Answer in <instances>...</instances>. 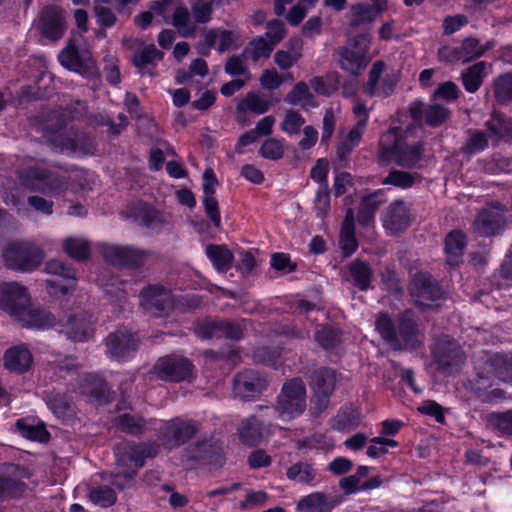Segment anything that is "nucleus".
Instances as JSON below:
<instances>
[{
	"instance_id": "1",
	"label": "nucleus",
	"mask_w": 512,
	"mask_h": 512,
	"mask_svg": "<svg viewBox=\"0 0 512 512\" xmlns=\"http://www.w3.org/2000/svg\"><path fill=\"white\" fill-rule=\"evenodd\" d=\"M423 152L422 143L408 145L401 137V128L393 127L381 135L377 156L381 165L394 163L410 169L421 160Z\"/></svg>"
},
{
	"instance_id": "2",
	"label": "nucleus",
	"mask_w": 512,
	"mask_h": 512,
	"mask_svg": "<svg viewBox=\"0 0 512 512\" xmlns=\"http://www.w3.org/2000/svg\"><path fill=\"white\" fill-rule=\"evenodd\" d=\"M306 408L307 389L302 378L293 377L285 380L274 405L278 417L290 421L302 415Z\"/></svg>"
},
{
	"instance_id": "3",
	"label": "nucleus",
	"mask_w": 512,
	"mask_h": 512,
	"mask_svg": "<svg viewBox=\"0 0 512 512\" xmlns=\"http://www.w3.org/2000/svg\"><path fill=\"white\" fill-rule=\"evenodd\" d=\"M369 43L368 34L357 35L345 45L337 47L333 52V58L345 73L359 76L370 62Z\"/></svg>"
},
{
	"instance_id": "4",
	"label": "nucleus",
	"mask_w": 512,
	"mask_h": 512,
	"mask_svg": "<svg viewBox=\"0 0 512 512\" xmlns=\"http://www.w3.org/2000/svg\"><path fill=\"white\" fill-rule=\"evenodd\" d=\"M159 445L155 442L136 443L124 440L114 448L115 469L126 472H135L137 475L147 458H154L158 455Z\"/></svg>"
},
{
	"instance_id": "5",
	"label": "nucleus",
	"mask_w": 512,
	"mask_h": 512,
	"mask_svg": "<svg viewBox=\"0 0 512 512\" xmlns=\"http://www.w3.org/2000/svg\"><path fill=\"white\" fill-rule=\"evenodd\" d=\"M20 182L27 189L49 196H60L69 187V180L65 175L41 167H30L22 171Z\"/></svg>"
},
{
	"instance_id": "6",
	"label": "nucleus",
	"mask_w": 512,
	"mask_h": 512,
	"mask_svg": "<svg viewBox=\"0 0 512 512\" xmlns=\"http://www.w3.org/2000/svg\"><path fill=\"white\" fill-rule=\"evenodd\" d=\"M100 251L107 263L124 268H141L146 263L159 259V254L155 251L130 245L104 244Z\"/></svg>"
},
{
	"instance_id": "7",
	"label": "nucleus",
	"mask_w": 512,
	"mask_h": 512,
	"mask_svg": "<svg viewBox=\"0 0 512 512\" xmlns=\"http://www.w3.org/2000/svg\"><path fill=\"white\" fill-rule=\"evenodd\" d=\"M432 355L437 369L445 375L458 372L466 359L460 344L448 335H443L436 340Z\"/></svg>"
},
{
	"instance_id": "8",
	"label": "nucleus",
	"mask_w": 512,
	"mask_h": 512,
	"mask_svg": "<svg viewBox=\"0 0 512 512\" xmlns=\"http://www.w3.org/2000/svg\"><path fill=\"white\" fill-rule=\"evenodd\" d=\"M3 258L8 268L26 272L37 268L43 256L39 248L29 243L17 242L4 249Z\"/></svg>"
},
{
	"instance_id": "9",
	"label": "nucleus",
	"mask_w": 512,
	"mask_h": 512,
	"mask_svg": "<svg viewBox=\"0 0 512 512\" xmlns=\"http://www.w3.org/2000/svg\"><path fill=\"white\" fill-rule=\"evenodd\" d=\"M198 430L196 422L174 418L160 426L157 431V439L164 448L173 449L189 441Z\"/></svg>"
},
{
	"instance_id": "10",
	"label": "nucleus",
	"mask_w": 512,
	"mask_h": 512,
	"mask_svg": "<svg viewBox=\"0 0 512 512\" xmlns=\"http://www.w3.org/2000/svg\"><path fill=\"white\" fill-rule=\"evenodd\" d=\"M192 362L183 356L171 354L159 358L153 366L155 376L166 382H181L193 375Z\"/></svg>"
},
{
	"instance_id": "11",
	"label": "nucleus",
	"mask_w": 512,
	"mask_h": 512,
	"mask_svg": "<svg viewBox=\"0 0 512 512\" xmlns=\"http://www.w3.org/2000/svg\"><path fill=\"white\" fill-rule=\"evenodd\" d=\"M496 379L512 384V355L495 354L485 362L477 376L478 390L491 387Z\"/></svg>"
},
{
	"instance_id": "12",
	"label": "nucleus",
	"mask_w": 512,
	"mask_h": 512,
	"mask_svg": "<svg viewBox=\"0 0 512 512\" xmlns=\"http://www.w3.org/2000/svg\"><path fill=\"white\" fill-rule=\"evenodd\" d=\"M505 212L506 207L500 202L486 205L477 214L473 222V231L482 237L500 233L506 225Z\"/></svg>"
},
{
	"instance_id": "13",
	"label": "nucleus",
	"mask_w": 512,
	"mask_h": 512,
	"mask_svg": "<svg viewBox=\"0 0 512 512\" xmlns=\"http://www.w3.org/2000/svg\"><path fill=\"white\" fill-rule=\"evenodd\" d=\"M140 307L150 316L167 314L174 305L172 293L162 285L144 287L140 294Z\"/></svg>"
},
{
	"instance_id": "14",
	"label": "nucleus",
	"mask_w": 512,
	"mask_h": 512,
	"mask_svg": "<svg viewBox=\"0 0 512 512\" xmlns=\"http://www.w3.org/2000/svg\"><path fill=\"white\" fill-rule=\"evenodd\" d=\"M60 63L70 71L77 72L86 77L97 75V67L89 50H78L72 40L58 55Z\"/></svg>"
},
{
	"instance_id": "15",
	"label": "nucleus",
	"mask_w": 512,
	"mask_h": 512,
	"mask_svg": "<svg viewBox=\"0 0 512 512\" xmlns=\"http://www.w3.org/2000/svg\"><path fill=\"white\" fill-rule=\"evenodd\" d=\"M268 387V380L264 373L245 369L238 372L233 379V391L242 400H250L260 395Z\"/></svg>"
},
{
	"instance_id": "16",
	"label": "nucleus",
	"mask_w": 512,
	"mask_h": 512,
	"mask_svg": "<svg viewBox=\"0 0 512 512\" xmlns=\"http://www.w3.org/2000/svg\"><path fill=\"white\" fill-rule=\"evenodd\" d=\"M66 28V17L60 7L51 5L42 9L36 25L42 37L56 42L64 36Z\"/></svg>"
},
{
	"instance_id": "17",
	"label": "nucleus",
	"mask_w": 512,
	"mask_h": 512,
	"mask_svg": "<svg viewBox=\"0 0 512 512\" xmlns=\"http://www.w3.org/2000/svg\"><path fill=\"white\" fill-rule=\"evenodd\" d=\"M50 144L62 153L92 155L95 152L94 140L86 133L78 131L55 134L51 137Z\"/></svg>"
},
{
	"instance_id": "18",
	"label": "nucleus",
	"mask_w": 512,
	"mask_h": 512,
	"mask_svg": "<svg viewBox=\"0 0 512 512\" xmlns=\"http://www.w3.org/2000/svg\"><path fill=\"white\" fill-rule=\"evenodd\" d=\"M397 334L400 347H393L394 351L415 350L423 343V334L420 332L415 320L414 312L405 310L397 318Z\"/></svg>"
},
{
	"instance_id": "19",
	"label": "nucleus",
	"mask_w": 512,
	"mask_h": 512,
	"mask_svg": "<svg viewBox=\"0 0 512 512\" xmlns=\"http://www.w3.org/2000/svg\"><path fill=\"white\" fill-rule=\"evenodd\" d=\"M30 304V298L25 286L17 282L0 284V308L15 319Z\"/></svg>"
},
{
	"instance_id": "20",
	"label": "nucleus",
	"mask_w": 512,
	"mask_h": 512,
	"mask_svg": "<svg viewBox=\"0 0 512 512\" xmlns=\"http://www.w3.org/2000/svg\"><path fill=\"white\" fill-rule=\"evenodd\" d=\"M409 293L413 297L419 299V304L422 306L432 307L425 305L421 302L423 300L436 301L444 298V291L439 283L428 273H416L409 284Z\"/></svg>"
},
{
	"instance_id": "21",
	"label": "nucleus",
	"mask_w": 512,
	"mask_h": 512,
	"mask_svg": "<svg viewBox=\"0 0 512 512\" xmlns=\"http://www.w3.org/2000/svg\"><path fill=\"white\" fill-rule=\"evenodd\" d=\"M138 343V338L124 327L110 333L105 340L107 352L117 360L124 359L135 352Z\"/></svg>"
},
{
	"instance_id": "22",
	"label": "nucleus",
	"mask_w": 512,
	"mask_h": 512,
	"mask_svg": "<svg viewBox=\"0 0 512 512\" xmlns=\"http://www.w3.org/2000/svg\"><path fill=\"white\" fill-rule=\"evenodd\" d=\"M61 332L73 342L89 341L95 332L91 315L81 312L69 317L62 325Z\"/></svg>"
},
{
	"instance_id": "23",
	"label": "nucleus",
	"mask_w": 512,
	"mask_h": 512,
	"mask_svg": "<svg viewBox=\"0 0 512 512\" xmlns=\"http://www.w3.org/2000/svg\"><path fill=\"white\" fill-rule=\"evenodd\" d=\"M412 218L410 210L402 200L392 202L383 215V225L393 235H397L407 229Z\"/></svg>"
},
{
	"instance_id": "24",
	"label": "nucleus",
	"mask_w": 512,
	"mask_h": 512,
	"mask_svg": "<svg viewBox=\"0 0 512 512\" xmlns=\"http://www.w3.org/2000/svg\"><path fill=\"white\" fill-rule=\"evenodd\" d=\"M197 333L205 339L225 337L231 340H239L243 336V330L239 324L225 320L203 322L198 326Z\"/></svg>"
},
{
	"instance_id": "25",
	"label": "nucleus",
	"mask_w": 512,
	"mask_h": 512,
	"mask_svg": "<svg viewBox=\"0 0 512 512\" xmlns=\"http://www.w3.org/2000/svg\"><path fill=\"white\" fill-rule=\"evenodd\" d=\"M409 114L414 122L420 123L424 117L427 125L436 127L446 122L450 116V110L439 104L424 106L414 102L409 108Z\"/></svg>"
},
{
	"instance_id": "26",
	"label": "nucleus",
	"mask_w": 512,
	"mask_h": 512,
	"mask_svg": "<svg viewBox=\"0 0 512 512\" xmlns=\"http://www.w3.org/2000/svg\"><path fill=\"white\" fill-rule=\"evenodd\" d=\"M23 477H27V472L18 466L12 473L0 475V501L17 499L24 494L27 485L21 480Z\"/></svg>"
},
{
	"instance_id": "27",
	"label": "nucleus",
	"mask_w": 512,
	"mask_h": 512,
	"mask_svg": "<svg viewBox=\"0 0 512 512\" xmlns=\"http://www.w3.org/2000/svg\"><path fill=\"white\" fill-rule=\"evenodd\" d=\"M80 389L84 395L99 404L109 403L113 399L107 382L98 375H85L81 381Z\"/></svg>"
},
{
	"instance_id": "28",
	"label": "nucleus",
	"mask_w": 512,
	"mask_h": 512,
	"mask_svg": "<svg viewBox=\"0 0 512 512\" xmlns=\"http://www.w3.org/2000/svg\"><path fill=\"white\" fill-rule=\"evenodd\" d=\"M32 362V354L24 345L11 347L4 355L5 368L18 374L27 372L31 368Z\"/></svg>"
},
{
	"instance_id": "29",
	"label": "nucleus",
	"mask_w": 512,
	"mask_h": 512,
	"mask_svg": "<svg viewBox=\"0 0 512 512\" xmlns=\"http://www.w3.org/2000/svg\"><path fill=\"white\" fill-rule=\"evenodd\" d=\"M286 477L289 481L302 485H313L319 481L318 470L310 461L293 463L287 468Z\"/></svg>"
},
{
	"instance_id": "30",
	"label": "nucleus",
	"mask_w": 512,
	"mask_h": 512,
	"mask_svg": "<svg viewBox=\"0 0 512 512\" xmlns=\"http://www.w3.org/2000/svg\"><path fill=\"white\" fill-rule=\"evenodd\" d=\"M240 441L249 447L259 445L265 437L263 424L256 416L243 420L237 429Z\"/></svg>"
},
{
	"instance_id": "31",
	"label": "nucleus",
	"mask_w": 512,
	"mask_h": 512,
	"mask_svg": "<svg viewBox=\"0 0 512 512\" xmlns=\"http://www.w3.org/2000/svg\"><path fill=\"white\" fill-rule=\"evenodd\" d=\"M336 382L337 375L335 370L328 367H320L314 370L310 376V391L332 396Z\"/></svg>"
},
{
	"instance_id": "32",
	"label": "nucleus",
	"mask_w": 512,
	"mask_h": 512,
	"mask_svg": "<svg viewBox=\"0 0 512 512\" xmlns=\"http://www.w3.org/2000/svg\"><path fill=\"white\" fill-rule=\"evenodd\" d=\"M466 247V235L461 230H453L445 238L446 262L457 266L462 262Z\"/></svg>"
},
{
	"instance_id": "33",
	"label": "nucleus",
	"mask_w": 512,
	"mask_h": 512,
	"mask_svg": "<svg viewBox=\"0 0 512 512\" xmlns=\"http://www.w3.org/2000/svg\"><path fill=\"white\" fill-rule=\"evenodd\" d=\"M24 327L44 329L55 323V317L46 310L31 309L30 304L16 318Z\"/></svg>"
},
{
	"instance_id": "34",
	"label": "nucleus",
	"mask_w": 512,
	"mask_h": 512,
	"mask_svg": "<svg viewBox=\"0 0 512 512\" xmlns=\"http://www.w3.org/2000/svg\"><path fill=\"white\" fill-rule=\"evenodd\" d=\"M337 501L323 492H314L303 497L297 504L300 512H330Z\"/></svg>"
},
{
	"instance_id": "35",
	"label": "nucleus",
	"mask_w": 512,
	"mask_h": 512,
	"mask_svg": "<svg viewBox=\"0 0 512 512\" xmlns=\"http://www.w3.org/2000/svg\"><path fill=\"white\" fill-rule=\"evenodd\" d=\"M489 64L485 61L477 62L461 72V80L465 90L475 93L481 87L488 75Z\"/></svg>"
},
{
	"instance_id": "36",
	"label": "nucleus",
	"mask_w": 512,
	"mask_h": 512,
	"mask_svg": "<svg viewBox=\"0 0 512 512\" xmlns=\"http://www.w3.org/2000/svg\"><path fill=\"white\" fill-rule=\"evenodd\" d=\"M171 24L177 29L178 33L182 37L192 38L197 34V25L191 22V14L189 10L182 4L175 7Z\"/></svg>"
},
{
	"instance_id": "37",
	"label": "nucleus",
	"mask_w": 512,
	"mask_h": 512,
	"mask_svg": "<svg viewBox=\"0 0 512 512\" xmlns=\"http://www.w3.org/2000/svg\"><path fill=\"white\" fill-rule=\"evenodd\" d=\"M206 255L219 272H226L232 267L234 255L225 245L209 244Z\"/></svg>"
},
{
	"instance_id": "38",
	"label": "nucleus",
	"mask_w": 512,
	"mask_h": 512,
	"mask_svg": "<svg viewBox=\"0 0 512 512\" xmlns=\"http://www.w3.org/2000/svg\"><path fill=\"white\" fill-rule=\"evenodd\" d=\"M384 8L385 7H381L379 4L377 7L367 3L352 5L350 26L358 27L364 24H371Z\"/></svg>"
},
{
	"instance_id": "39",
	"label": "nucleus",
	"mask_w": 512,
	"mask_h": 512,
	"mask_svg": "<svg viewBox=\"0 0 512 512\" xmlns=\"http://www.w3.org/2000/svg\"><path fill=\"white\" fill-rule=\"evenodd\" d=\"M347 268L353 284L361 291L367 290L373 278V271L369 264L362 260L355 259Z\"/></svg>"
},
{
	"instance_id": "40",
	"label": "nucleus",
	"mask_w": 512,
	"mask_h": 512,
	"mask_svg": "<svg viewBox=\"0 0 512 512\" xmlns=\"http://www.w3.org/2000/svg\"><path fill=\"white\" fill-rule=\"evenodd\" d=\"M382 193V190H377L362 198L357 215L360 225L368 226L373 221L376 211L383 202L379 199Z\"/></svg>"
},
{
	"instance_id": "41",
	"label": "nucleus",
	"mask_w": 512,
	"mask_h": 512,
	"mask_svg": "<svg viewBox=\"0 0 512 512\" xmlns=\"http://www.w3.org/2000/svg\"><path fill=\"white\" fill-rule=\"evenodd\" d=\"M353 113L356 118V123L344 138H346L349 143L358 146L367 127L369 116L365 104L360 101L354 104Z\"/></svg>"
},
{
	"instance_id": "42",
	"label": "nucleus",
	"mask_w": 512,
	"mask_h": 512,
	"mask_svg": "<svg viewBox=\"0 0 512 512\" xmlns=\"http://www.w3.org/2000/svg\"><path fill=\"white\" fill-rule=\"evenodd\" d=\"M133 216L136 222L149 229L161 228L165 223L161 213L147 204H139L135 208Z\"/></svg>"
},
{
	"instance_id": "43",
	"label": "nucleus",
	"mask_w": 512,
	"mask_h": 512,
	"mask_svg": "<svg viewBox=\"0 0 512 512\" xmlns=\"http://www.w3.org/2000/svg\"><path fill=\"white\" fill-rule=\"evenodd\" d=\"M375 328L386 344L393 350V347H400L397 328L387 314H380L376 318Z\"/></svg>"
},
{
	"instance_id": "44",
	"label": "nucleus",
	"mask_w": 512,
	"mask_h": 512,
	"mask_svg": "<svg viewBox=\"0 0 512 512\" xmlns=\"http://www.w3.org/2000/svg\"><path fill=\"white\" fill-rule=\"evenodd\" d=\"M488 138L492 140H500L506 136H512V125L501 114H493L491 119L485 123Z\"/></svg>"
},
{
	"instance_id": "45",
	"label": "nucleus",
	"mask_w": 512,
	"mask_h": 512,
	"mask_svg": "<svg viewBox=\"0 0 512 512\" xmlns=\"http://www.w3.org/2000/svg\"><path fill=\"white\" fill-rule=\"evenodd\" d=\"M115 425L126 434L139 436L145 431L146 421L141 416L125 413L115 419Z\"/></svg>"
},
{
	"instance_id": "46",
	"label": "nucleus",
	"mask_w": 512,
	"mask_h": 512,
	"mask_svg": "<svg viewBox=\"0 0 512 512\" xmlns=\"http://www.w3.org/2000/svg\"><path fill=\"white\" fill-rule=\"evenodd\" d=\"M488 136L485 131L481 130H468V139L461 147L463 155L471 156L482 152L488 147Z\"/></svg>"
},
{
	"instance_id": "47",
	"label": "nucleus",
	"mask_w": 512,
	"mask_h": 512,
	"mask_svg": "<svg viewBox=\"0 0 512 512\" xmlns=\"http://www.w3.org/2000/svg\"><path fill=\"white\" fill-rule=\"evenodd\" d=\"M274 46L267 41L264 37H257L253 39L249 45L243 50L242 56L251 58L254 63L258 62L260 58H269Z\"/></svg>"
},
{
	"instance_id": "48",
	"label": "nucleus",
	"mask_w": 512,
	"mask_h": 512,
	"mask_svg": "<svg viewBox=\"0 0 512 512\" xmlns=\"http://www.w3.org/2000/svg\"><path fill=\"white\" fill-rule=\"evenodd\" d=\"M88 498L93 504L102 508H108L116 503L117 494L110 486L100 485L89 491Z\"/></svg>"
},
{
	"instance_id": "49",
	"label": "nucleus",
	"mask_w": 512,
	"mask_h": 512,
	"mask_svg": "<svg viewBox=\"0 0 512 512\" xmlns=\"http://www.w3.org/2000/svg\"><path fill=\"white\" fill-rule=\"evenodd\" d=\"M494 97L500 104H506L512 101V72L505 73L493 81Z\"/></svg>"
},
{
	"instance_id": "50",
	"label": "nucleus",
	"mask_w": 512,
	"mask_h": 512,
	"mask_svg": "<svg viewBox=\"0 0 512 512\" xmlns=\"http://www.w3.org/2000/svg\"><path fill=\"white\" fill-rule=\"evenodd\" d=\"M164 53L156 48L154 44L145 45L133 56V64L139 70L145 69L155 61H161Z\"/></svg>"
},
{
	"instance_id": "51",
	"label": "nucleus",
	"mask_w": 512,
	"mask_h": 512,
	"mask_svg": "<svg viewBox=\"0 0 512 512\" xmlns=\"http://www.w3.org/2000/svg\"><path fill=\"white\" fill-rule=\"evenodd\" d=\"M63 250L77 261H85L90 255L89 243L81 238H66L63 241Z\"/></svg>"
},
{
	"instance_id": "52",
	"label": "nucleus",
	"mask_w": 512,
	"mask_h": 512,
	"mask_svg": "<svg viewBox=\"0 0 512 512\" xmlns=\"http://www.w3.org/2000/svg\"><path fill=\"white\" fill-rule=\"evenodd\" d=\"M270 108V102L258 94L255 93H247L245 98H243L237 105V110L239 112L250 111L255 114H264Z\"/></svg>"
},
{
	"instance_id": "53",
	"label": "nucleus",
	"mask_w": 512,
	"mask_h": 512,
	"mask_svg": "<svg viewBox=\"0 0 512 512\" xmlns=\"http://www.w3.org/2000/svg\"><path fill=\"white\" fill-rule=\"evenodd\" d=\"M418 178L417 173L392 169L382 180L383 185H392L401 189L411 188Z\"/></svg>"
},
{
	"instance_id": "54",
	"label": "nucleus",
	"mask_w": 512,
	"mask_h": 512,
	"mask_svg": "<svg viewBox=\"0 0 512 512\" xmlns=\"http://www.w3.org/2000/svg\"><path fill=\"white\" fill-rule=\"evenodd\" d=\"M292 51L278 50L274 55L275 63L282 69L287 70L291 68L300 58L301 53L299 50H295L294 47L301 48L300 39L290 40Z\"/></svg>"
},
{
	"instance_id": "55",
	"label": "nucleus",
	"mask_w": 512,
	"mask_h": 512,
	"mask_svg": "<svg viewBox=\"0 0 512 512\" xmlns=\"http://www.w3.org/2000/svg\"><path fill=\"white\" fill-rule=\"evenodd\" d=\"M489 46H482L478 39L473 37L466 38L459 46L462 63H466L481 57Z\"/></svg>"
},
{
	"instance_id": "56",
	"label": "nucleus",
	"mask_w": 512,
	"mask_h": 512,
	"mask_svg": "<svg viewBox=\"0 0 512 512\" xmlns=\"http://www.w3.org/2000/svg\"><path fill=\"white\" fill-rule=\"evenodd\" d=\"M314 99L306 82L300 81L294 85L292 90L286 95L285 102L290 105H302L303 102L313 105Z\"/></svg>"
},
{
	"instance_id": "57",
	"label": "nucleus",
	"mask_w": 512,
	"mask_h": 512,
	"mask_svg": "<svg viewBox=\"0 0 512 512\" xmlns=\"http://www.w3.org/2000/svg\"><path fill=\"white\" fill-rule=\"evenodd\" d=\"M48 405L53 413L60 418L69 417L73 413L70 401L60 393H51L48 396Z\"/></svg>"
},
{
	"instance_id": "58",
	"label": "nucleus",
	"mask_w": 512,
	"mask_h": 512,
	"mask_svg": "<svg viewBox=\"0 0 512 512\" xmlns=\"http://www.w3.org/2000/svg\"><path fill=\"white\" fill-rule=\"evenodd\" d=\"M305 122V118L298 111L288 110L280 127L285 133L295 135L300 132Z\"/></svg>"
},
{
	"instance_id": "59",
	"label": "nucleus",
	"mask_w": 512,
	"mask_h": 512,
	"mask_svg": "<svg viewBox=\"0 0 512 512\" xmlns=\"http://www.w3.org/2000/svg\"><path fill=\"white\" fill-rule=\"evenodd\" d=\"M316 342L326 350L334 349L341 339L339 333L330 327H322L315 333Z\"/></svg>"
},
{
	"instance_id": "60",
	"label": "nucleus",
	"mask_w": 512,
	"mask_h": 512,
	"mask_svg": "<svg viewBox=\"0 0 512 512\" xmlns=\"http://www.w3.org/2000/svg\"><path fill=\"white\" fill-rule=\"evenodd\" d=\"M16 427L24 437L30 440L46 442L49 438V434L43 426H33L25 423L23 420H18Z\"/></svg>"
},
{
	"instance_id": "61",
	"label": "nucleus",
	"mask_w": 512,
	"mask_h": 512,
	"mask_svg": "<svg viewBox=\"0 0 512 512\" xmlns=\"http://www.w3.org/2000/svg\"><path fill=\"white\" fill-rule=\"evenodd\" d=\"M330 399L331 395L311 392L309 415L312 418H319L329 408Z\"/></svg>"
},
{
	"instance_id": "62",
	"label": "nucleus",
	"mask_w": 512,
	"mask_h": 512,
	"mask_svg": "<svg viewBox=\"0 0 512 512\" xmlns=\"http://www.w3.org/2000/svg\"><path fill=\"white\" fill-rule=\"evenodd\" d=\"M488 421L500 432L512 435V410L492 413L488 416Z\"/></svg>"
},
{
	"instance_id": "63",
	"label": "nucleus",
	"mask_w": 512,
	"mask_h": 512,
	"mask_svg": "<svg viewBox=\"0 0 512 512\" xmlns=\"http://www.w3.org/2000/svg\"><path fill=\"white\" fill-rule=\"evenodd\" d=\"M339 245L344 257H350L358 249L355 229L341 228Z\"/></svg>"
},
{
	"instance_id": "64",
	"label": "nucleus",
	"mask_w": 512,
	"mask_h": 512,
	"mask_svg": "<svg viewBox=\"0 0 512 512\" xmlns=\"http://www.w3.org/2000/svg\"><path fill=\"white\" fill-rule=\"evenodd\" d=\"M314 208L317 215L324 218L330 210V193L328 184L319 185L314 199Z\"/></svg>"
}]
</instances>
